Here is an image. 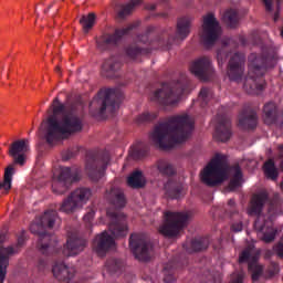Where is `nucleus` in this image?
Returning <instances> with one entry per match:
<instances>
[{"mask_svg":"<svg viewBox=\"0 0 283 283\" xmlns=\"http://www.w3.org/2000/svg\"><path fill=\"white\" fill-rule=\"evenodd\" d=\"M96 212L94 210H90L84 217L83 220L87 228L92 227V220H94V216Z\"/></svg>","mask_w":283,"mask_h":283,"instance_id":"nucleus-49","label":"nucleus"},{"mask_svg":"<svg viewBox=\"0 0 283 283\" xmlns=\"http://www.w3.org/2000/svg\"><path fill=\"white\" fill-rule=\"evenodd\" d=\"M52 273L55 280L59 282L70 283L74 277L76 270L72 266L66 265L63 262L56 261L52 266Z\"/></svg>","mask_w":283,"mask_h":283,"instance_id":"nucleus-25","label":"nucleus"},{"mask_svg":"<svg viewBox=\"0 0 283 283\" xmlns=\"http://www.w3.org/2000/svg\"><path fill=\"white\" fill-rule=\"evenodd\" d=\"M106 271L112 275L116 273H123V269H125V262L120 259H108L105 263Z\"/></svg>","mask_w":283,"mask_h":283,"instance_id":"nucleus-38","label":"nucleus"},{"mask_svg":"<svg viewBox=\"0 0 283 283\" xmlns=\"http://www.w3.org/2000/svg\"><path fill=\"white\" fill-rule=\"evenodd\" d=\"M223 23L228 25V28H238V23L240 18L238 17V11L233 9H229L223 13Z\"/></svg>","mask_w":283,"mask_h":283,"instance_id":"nucleus-41","label":"nucleus"},{"mask_svg":"<svg viewBox=\"0 0 283 283\" xmlns=\"http://www.w3.org/2000/svg\"><path fill=\"white\" fill-rule=\"evenodd\" d=\"M59 218L56 210H46L40 218L39 224L42 229H54V223Z\"/></svg>","mask_w":283,"mask_h":283,"instance_id":"nucleus-36","label":"nucleus"},{"mask_svg":"<svg viewBox=\"0 0 283 283\" xmlns=\"http://www.w3.org/2000/svg\"><path fill=\"white\" fill-rule=\"evenodd\" d=\"M272 268L274 274L280 272V265H277V263H272Z\"/></svg>","mask_w":283,"mask_h":283,"instance_id":"nucleus-55","label":"nucleus"},{"mask_svg":"<svg viewBox=\"0 0 283 283\" xmlns=\"http://www.w3.org/2000/svg\"><path fill=\"white\" fill-rule=\"evenodd\" d=\"M210 241L209 237H201L192 239L190 242V249L187 248V244H185V249L188 253H196L198 251H205L209 248Z\"/></svg>","mask_w":283,"mask_h":283,"instance_id":"nucleus-34","label":"nucleus"},{"mask_svg":"<svg viewBox=\"0 0 283 283\" xmlns=\"http://www.w3.org/2000/svg\"><path fill=\"white\" fill-rule=\"evenodd\" d=\"M195 122L188 114L168 117L155 127L151 139L160 149H172L186 143L193 133Z\"/></svg>","mask_w":283,"mask_h":283,"instance_id":"nucleus-3","label":"nucleus"},{"mask_svg":"<svg viewBox=\"0 0 283 283\" xmlns=\"http://www.w3.org/2000/svg\"><path fill=\"white\" fill-rule=\"evenodd\" d=\"M222 30L220 28V22L216 19L213 13H208L203 17L202 30L200 33L201 43L205 48H213L220 39Z\"/></svg>","mask_w":283,"mask_h":283,"instance_id":"nucleus-14","label":"nucleus"},{"mask_svg":"<svg viewBox=\"0 0 283 283\" xmlns=\"http://www.w3.org/2000/svg\"><path fill=\"white\" fill-rule=\"evenodd\" d=\"M261 1L264 3L266 12H273V0H261Z\"/></svg>","mask_w":283,"mask_h":283,"instance_id":"nucleus-52","label":"nucleus"},{"mask_svg":"<svg viewBox=\"0 0 283 283\" xmlns=\"http://www.w3.org/2000/svg\"><path fill=\"white\" fill-rule=\"evenodd\" d=\"M142 3L143 0H130V2L119 6L118 19H125L126 17H129L134 8H136V6H140Z\"/></svg>","mask_w":283,"mask_h":283,"instance_id":"nucleus-40","label":"nucleus"},{"mask_svg":"<svg viewBox=\"0 0 283 283\" xmlns=\"http://www.w3.org/2000/svg\"><path fill=\"white\" fill-rule=\"evenodd\" d=\"M175 271H176V264L174 263V261L168 262L164 266V282L165 283L176 282V276L174 275Z\"/></svg>","mask_w":283,"mask_h":283,"instance_id":"nucleus-44","label":"nucleus"},{"mask_svg":"<svg viewBox=\"0 0 283 283\" xmlns=\"http://www.w3.org/2000/svg\"><path fill=\"white\" fill-rule=\"evenodd\" d=\"M134 28H136V25L130 24L124 29L115 30L113 34H104L99 36L96 40L98 50H101L102 52H105V50H109V48L112 45H116V43H118L123 39V36H127V34H129L132 30H134Z\"/></svg>","mask_w":283,"mask_h":283,"instance_id":"nucleus-18","label":"nucleus"},{"mask_svg":"<svg viewBox=\"0 0 283 283\" xmlns=\"http://www.w3.org/2000/svg\"><path fill=\"white\" fill-rule=\"evenodd\" d=\"M230 171L232 172V178L230 179L228 189L229 191H235L242 187V169L240 165H234L230 168Z\"/></svg>","mask_w":283,"mask_h":283,"instance_id":"nucleus-32","label":"nucleus"},{"mask_svg":"<svg viewBox=\"0 0 283 283\" xmlns=\"http://www.w3.org/2000/svg\"><path fill=\"white\" fill-rule=\"evenodd\" d=\"M156 118H158V113L144 112L136 118V123L137 125H143L145 123H151Z\"/></svg>","mask_w":283,"mask_h":283,"instance_id":"nucleus-47","label":"nucleus"},{"mask_svg":"<svg viewBox=\"0 0 283 283\" xmlns=\"http://www.w3.org/2000/svg\"><path fill=\"white\" fill-rule=\"evenodd\" d=\"M149 155V145L142 144L135 148H133L130 156L134 160H143V158H147Z\"/></svg>","mask_w":283,"mask_h":283,"instance_id":"nucleus-43","label":"nucleus"},{"mask_svg":"<svg viewBox=\"0 0 283 283\" xmlns=\"http://www.w3.org/2000/svg\"><path fill=\"white\" fill-rule=\"evenodd\" d=\"M123 67V62L118 56H111L102 65V75L105 78H116L118 71Z\"/></svg>","mask_w":283,"mask_h":283,"instance_id":"nucleus-27","label":"nucleus"},{"mask_svg":"<svg viewBox=\"0 0 283 283\" xmlns=\"http://www.w3.org/2000/svg\"><path fill=\"white\" fill-rule=\"evenodd\" d=\"M159 17H164V18H167V13L163 12V13H159Z\"/></svg>","mask_w":283,"mask_h":283,"instance_id":"nucleus-60","label":"nucleus"},{"mask_svg":"<svg viewBox=\"0 0 283 283\" xmlns=\"http://www.w3.org/2000/svg\"><path fill=\"white\" fill-rule=\"evenodd\" d=\"M151 32H154V27H148L144 34L137 36V41L139 43H149L151 46L143 48L138 44H130L125 49L126 59L129 61H136V59H140V56L151 54V50H158V48H169L176 39L174 35H171V32L164 31L161 35L156 40L157 45H154L155 42L150 40Z\"/></svg>","mask_w":283,"mask_h":283,"instance_id":"nucleus-6","label":"nucleus"},{"mask_svg":"<svg viewBox=\"0 0 283 283\" xmlns=\"http://www.w3.org/2000/svg\"><path fill=\"white\" fill-rule=\"evenodd\" d=\"M229 164L227 163V155L217 153L208 166L201 172V180L208 187H217L224 182Z\"/></svg>","mask_w":283,"mask_h":283,"instance_id":"nucleus-8","label":"nucleus"},{"mask_svg":"<svg viewBox=\"0 0 283 283\" xmlns=\"http://www.w3.org/2000/svg\"><path fill=\"white\" fill-rule=\"evenodd\" d=\"M164 189L166 190V193L168 198H171L172 200H178L182 196V184L176 182L174 180H168Z\"/></svg>","mask_w":283,"mask_h":283,"instance_id":"nucleus-35","label":"nucleus"},{"mask_svg":"<svg viewBox=\"0 0 283 283\" xmlns=\"http://www.w3.org/2000/svg\"><path fill=\"white\" fill-rule=\"evenodd\" d=\"M263 171L270 180H277V176L280 172L277 171V167H275V161L273 159H269L263 165Z\"/></svg>","mask_w":283,"mask_h":283,"instance_id":"nucleus-42","label":"nucleus"},{"mask_svg":"<svg viewBox=\"0 0 283 283\" xmlns=\"http://www.w3.org/2000/svg\"><path fill=\"white\" fill-rule=\"evenodd\" d=\"M239 126L242 129H255L258 127V113L249 106H244L239 114Z\"/></svg>","mask_w":283,"mask_h":283,"instance_id":"nucleus-26","label":"nucleus"},{"mask_svg":"<svg viewBox=\"0 0 283 283\" xmlns=\"http://www.w3.org/2000/svg\"><path fill=\"white\" fill-rule=\"evenodd\" d=\"M129 249L136 260L140 262H149L151 260V251L154 244L147 234L133 233L129 238Z\"/></svg>","mask_w":283,"mask_h":283,"instance_id":"nucleus-13","label":"nucleus"},{"mask_svg":"<svg viewBox=\"0 0 283 283\" xmlns=\"http://www.w3.org/2000/svg\"><path fill=\"white\" fill-rule=\"evenodd\" d=\"M123 101V91L120 88L101 90L90 104L91 109H95V116H105V114H115Z\"/></svg>","mask_w":283,"mask_h":283,"instance_id":"nucleus-7","label":"nucleus"},{"mask_svg":"<svg viewBox=\"0 0 283 283\" xmlns=\"http://www.w3.org/2000/svg\"><path fill=\"white\" fill-rule=\"evenodd\" d=\"M151 174H160L171 178V176H176V167L167 161V159H159L151 166Z\"/></svg>","mask_w":283,"mask_h":283,"instance_id":"nucleus-29","label":"nucleus"},{"mask_svg":"<svg viewBox=\"0 0 283 283\" xmlns=\"http://www.w3.org/2000/svg\"><path fill=\"white\" fill-rule=\"evenodd\" d=\"M12 176H14V167L8 166L4 171V179L0 182V191L8 193L12 189Z\"/></svg>","mask_w":283,"mask_h":283,"instance_id":"nucleus-39","label":"nucleus"},{"mask_svg":"<svg viewBox=\"0 0 283 283\" xmlns=\"http://www.w3.org/2000/svg\"><path fill=\"white\" fill-rule=\"evenodd\" d=\"M6 240H8V229L3 228L0 231V244H3V242H6Z\"/></svg>","mask_w":283,"mask_h":283,"instance_id":"nucleus-53","label":"nucleus"},{"mask_svg":"<svg viewBox=\"0 0 283 283\" xmlns=\"http://www.w3.org/2000/svg\"><path fill=\"white\" fill-rule=\"evenodd\" d=\"M85 117L76 109H65L57 97L53 101V115L46 119L44 138L48 145H56L61 140H67L70 136L83 132Z\"/></svg>","mask_w":283,"mask_h":283,"instance_id":"nucleus-1","label":"nucleus"},{"mask_svg":"<svg viewBox=\"0 0 283 283\" xmlns=\"http://www.w3.org/2000/svg\"><path fill=\"white\" fill-rule=\"evenodd\" d=\"M216 140L227 143L231 138V118L227 115H217V125L214 133Z\"/></svg>","mask_w":283,"mask_h":283,"instance_id":"nucleus-24","label":"nucleus"},{"mask_svg":"<svg viewBox=\"0 0 283 283\" xmlns=\"http://www.w3.org/2000/svg\"><path fill=\"white\" fill-rule=\"evenodd\" d=\"M76 151L77 150H66L63 155H62V159L64 160V161H67V160H70L71 158H74V156H76Z\"/></svg>","mask_w":283,"mask_h":283,"instance_id":"nucleus-51","label":"nucleus"},{"mask_svg":"<svg viewBox=\"0 0 283 283\" xmlns=\"http://www.w3.org/2000/svg\"><path fill=\"white\" fill-rule=\"evenodd\" d=\"M190 72L199 78V81H209L213 75V66L211 65V60L209 57H199L196 60L191 66Z\"/></svg>","mask_w":283,"mask_h":283,"instance_id":"nucleus-21","label":"nucleus"},{"mask_svg":"<svg viewBox=\"0 0 283 283\" xmlns=\"http://www.w3.org/2000/svg\"><path fill=\"white\" fill-rule=\"evenodd\" d=\"M80 23L85 33L90 32L94 28V23H96V14L88 13L87 15H83L80 19Z\"/></svg>","mask_w":283,"mask_h":283,"instance_id":"nucleus-45","label":"nucleus"},{"mask_svg":"<svg viewBox=\"0 0 283 283\" xmlns=\"http://www.w3.org/2000/svg\"><path fill=\"white\" fill-rule=\"evenodd\" d=\"M46 268H48V261L44 259H40L38 263L39 271H45Z\"/></svg>","mask_w":283,"mask_h":283,"instance_id":"nucleus-54","label":"nucleus"},{"mask_svg":"<svg viewBox=\"0 0 283 283\" xmlns=\"http://www.w3.org/2000/svg\"><path fill=\"white\" fill-rule=\"evenodd\" d=\"M55 72H57V74H59V73L61 72V67L57 66V67L55 69Z\"/></svg>","mask_w":283,"mask_h":283,"instance_id":"nucleus-62","label":"nucleus"},{"mask_svg":"<svg viewBox=\"0 0 283 283\" xmlns=\"http://www.w3.org/2000/svg\"><path fill=\"white\" fill-rule=\"evenodd\" d=\"M109 165V153L90 151L86 155L85 171L93 182H98L99 178L105 175V169Z\"/></svg>","mask_w":283,"mask_h":283,"instance_id":"nucleus-10","label":"nucleus"},{"mask_svg":"<svg viewBox=\"0 0 283 283\" xmlns=\"http://www.w3.org/2000/svg\"><path fill=\"white\" fill-rule=\"evenodd\" d=\"M281 36H283V27H282V30H281Z\"/></svg>","mask_w":283,"mask_h":283,"instance_id":"nucleus-64","label":"nucleus"},{"mask_svg":"<svg viewBox=\"0 0 283 283\" xmlns=\"http://www.w3.org/2000/svg\"><path fill=\"white\" fill-rule=\"evenodd\" d=\"M111 222L108 224V230L114 235V238H125L129 228L127 226V216L123 212H107Z\"/></svg>","mask_w":283,"mask_h":283,"instance_id":"nucleus-17","label":"nucleus"},{"mask_svg":"<svg viewBox=\"0 0 283 283\" xmlns=\"http://www.w3.org/2000/svg\"><path fill=\"white\" fill-rule=\"evenodd\" d=\"M93 192L88 187H80L75 189L70 196L64 199L60 207V211L63 213H74L76 209H82L84 205H87Z\"/></svg>","mask_w":283,"mask_h":283,"instance_id":"nucleus-15","label":"nucleus"},{"mask_svg":"<svg viewBox=\"0 0 283 283\" xmlns=\"http://www.w3.org/2000/svg\"><path fill=\"white\" fill-rule=\"evenodd\" d=\"M191 32V18L184 17L177 21L176 36L181 41H185Z\"/></svg>","mask_w":283,"mask_h":283,"instance_id":"nucleus-31","label":"nucleus"},{"mask_svg":"<svg viewBox=\"0 0 283 283\" xmlns=\"http://www.w3.org/2000/svg\"><path fill=\"white\" fill-rule=\"evenodd\" d=\"M30 151V140L18 139L9 147V156L13 158L15 165L23 167L25 165V155Z\"/></svg>","mask_w":283,"mask_h":283,"instance_id":"nucleus-22","label":"nucleus"},{"mask_svg":"<svg viewBox=\"0 0 283 283\" xmlns=\"http://www.w3.org/2000/svg\"><path fill=\"white\" fill-rule=\"evenodd\" d=\"M165 222L159 228V233L166 238H176L180 233L181 229H185L189 224L191 213L189 212H165Z\"/></svg>","mask_w":283,"mask_h":283,"instance_id":"nucleus-11","label":"nucleus"},{"mask_svg":"<svg viewBox=\"0 0 283 283\" xmlns=\"http://www.w3.org/2000/svg\"><path fill=\"white\" fill-rule=\"evenodd\" d=\"M36 224L31 226V233H36L39 235L38 249L43 255H59L62 254L64 258H74L78 253L85 251L87 247V240L78 237V234H71L64 245L63 250L59 247L56 242V237L49 234L48 232L35 231Z\"/></svg>","mask_w":283,"mask_h":283,"instance_id":"nucleus-4","label":"nucleus"},{"mask_svg":"<svg viewBox=\"0 0 283 283\" xmlns=\"http://www.w3.org/2000/svg\"><path fill=\"white\" fill-rule=\"evenodd\" d=\"M78 180H81V170L78 168L60 167L59 175L52 181V191L56 196H63Z\"/></svg>","mask_w":283,"mask_h":283,"instance_id":"nucleus-12","label":"nucleus"},{"mask_svg":"<svg viewBox=\"0 0 283 283\" xmlns=\"http://www.w3.org/2000/svg\"><path fill=\"white\" fill-rule=\"evenodd\" d=\"M182 94H185V84L180 81H172L161 84V87L153 93L150 99L161 107H169L176 105Z\"/></svg>","mask_w":283,"mask_h":283,"instance_id":"nucleus-9","label":"nucleus"},{"mask_svg":"<svg viewBox=\"0 0 283 283\" xmlns=\"http://www.w3.org/2000/svg\"><path fill=\"white\" fill-rule=\"evenodd\" d=\"M127 185L132 189H143V187L147 185V180L145 179L143 171L136 170L128 177Z\"/></svg>","mask_w":283,"mask_h":283,"instance_id":"nucleus-37","label":"nucleus"},{"mask_svg":"<svg viewBox=\"0 0 283 283\" xmlns=\"http://www.w3.org/2000/svg\"><path fill=\"white\" fill-rule=\"evenodd\" d=\"M146 8L147 10L154 11L156 10V4H148Z\"/></svg>","mask_w":283,"mask_h":283,"instance_id":"nucleus-56","label":"nucleus"},{"mask_svg":"<svg viewBox=\"0 0 283 283\" xmlns=\"http://www.w3.org/2000/svg\"><path fill=\"white\" fill-rule=\"evenodd\" d=\"M279 151H283V144L279 146Z\"/></svg>","mask_w":283,"mask_h":283,"instance_id":"nucleus-61","label":"nucleus"},{"mask_svg":"<svg viewBox=\"0 0 283 283\" xmlns=\"http://www.w3.org/2000/svg\"><path fill=\"white\" fill-rule=\"evenodd\" d=\"M266 202H269V193H266V191L254 195L251 199L249 214L256 216L254 229L258 231L260 240H262V242L265 244H271V242L275 241V235H277V230L273 228L272 222L275 216H280V213H282L283 200L280 193H273L268 209V220L266 217L262 214V210L264 209V205H266Z\"/></svg>","mask_w":283,"mask_h":283,"instance_id":"nucleus-2","label":"nucleus"},{"mask_svg":"<svg viewBox=\"0 0 283 283\" xmlns=\"http://www.w3.org/2000/svg\"><path fill=\"white\" fill-rule=\"evenodd\" d=\"M265 125H275L277 123V106L275 103H268L263 107Z\"/></svg>","mask_w":283,"mask_h":283,"instance_id":"nucleus-33","label":"nucleus"},{"mask_svg":"<svg viewBox=\"0 0 283 283\" xmlns=\"http://www.w3.org/2000/svg\"><path fill=\"white\" fill-rule=\"evenodd\" d=\"M273 251L279 258L283 259V240L273 247Z\"/></svg>","mask_w":283,"mask_h":283,"instance_id":"nucleus-50","label":"nucleus"},{"mask_svg":"<svg viewBox=\"0 0 283 283\" xmlns=\"http://www.w3.org/2000/svg\"><path fill=\"white\" fill-rule=\"evenodd\" d=\"M229 43H230V41L223 42L221 49H219L217 51V59H218L219 63H220V61H221V63H224V61H227V59H229Z\"/></svg>","mask_w":283,"mask_h":283,"instance_id":"nucleus-48","label":"nucleus"},{"mask_svg":"<svg viewBox=\"0 0 283 283\" xmlns=\"http://www.w3.org/2000/svg\"><path fill=\"white\" fill-rule=\"evenodd\" d=\"M25 245V234L18 237V241L14 245L1 248L0 250V283L6 282V275H8V266H10V255H14L21 248Z\"/></svg>","mask_w":283,"mask_h":283,"instance_id":"nucleus-16","label":"nucleus"},{"mask_svg":"<svg viewBox=\"0 0 283 283\" xmlns=\"http://www.w3.org/2000/svg\"><path fill=\"white\" fill-rule=\"evenodd\" d=\"M247 59L240 52H235L228 63V76L230 81L234 83H240L242 76H244V63Z\"/></svg>","mask_w":283,"mask_h":283,"instance_id":"nucleus-19","label":"nucleus"},{"mask_svg":"<svg viewBox=\"0 0 283 283\" xmlns=\"http://www.w3.org/2000/svg\"><path fill=\"white\" fill-rule=\"evenodd\" d=\"M116 247L114 237L104 231L95 237L93 240V250L99 258H105L108 251H112Z\"/></svg>","mask_w":283,"mask_h":283,"instance_id":"nucleus-20","label":"nucleus"},{"mask_svg":"<svg viewBox=\"0 0 283 283\" xmlns=\"http://www.w3.org/2000/svg\"><path fill=\"white\" fill-rule=\"evenodd\" d=\"M277 59V54L275 53V49L273 46H262L261 54L252 53L249 55V78L252 81V85L250 86L249 94L253 92V90H258V92H262L264 87H266V82L263 76L266 74V70L270 67H275V60Z\"/></svg>","mask_w":283,"mask_h":283,"instance_id":"nucleus-5","label":"nucleus"},{"mask_svg":"<svg viewBox=\"0 0 283 283\" xmlns=\"http://www.w3.org/2000/svg\"><path fill=\"white\" fill-rule=\"evenodd\" d=\"M106 200L116 209H123L125 205H127V199L125 198V193L119 188H112L106 192Z\"/></svg>","mask_w":283,"mask_h":283,"instance_id":"nucleus-30","label":"nucleus"},{"mask_svg":"<svg viewBox=\"0 0 283 283\" xmlns=\"http://www.w3.org/2000/svg\"><path fill=\"white\" fill-rule=\"evenodd\" d=\"M277 19H280V12L276 11L273 15V21L276 22Z\"/></svg>","mask_w":283,"mask_h":283,"instance_id":"nucleus-57","label":"nucleus"},{"mask_svg":"<svg viewBox=\"0 0 283 283\" xmlns=\"http://www.w3.org/2000/svg\"><path fill=\"white\" fill-rule=\"evenodd\" d=\"M224 211L230 216V218H232V220H237L232 221L231 231H233V233H240L244 226L242 224V214H240V212H238V208H235V200L229 199Z\"/></svg>","mask_w":283,"mask_h":283,"instance_id":"nucleus-28","label":"nucleus"},{"mask_svg":"<svg viewBox=\"0 0 283 283\" xmlns=\"http://www.w3.org/2000/svg\"><path fill=\"white\" fill-rule=\"evenodd\" d=\"M199 98L201 101V107H207L209 101L213 98V91L211 88L202 87L199 93Z\"/></svg>","mask_w":283,"mask_h":283,"instance_id":"nucleus-46","label":"nucleus"},{"mask_svg":"<svg viewBox=\"0 0 283 283\" xmlns=\"http://www.w3.org/2000/svg\"><path fill=\"white\" fill-rule=\"evenodd\" d=\"M161 3H167L169 0H159Z\"/></svg>","mask_w":283,"mask_h":283,"instance_id":"nucleus-63","label":"nucleus"},{"mask_svg":"<svg viewBox=\"0 0 283 283\" xmlns=\"http://www.w3.org/2000/svg\"><path fill=\"white\" fill-rule=\"evenodd\" d=\"M243 87L244 90H249V80L244 82Z\"/></svg>","mask_w":283,"mask_h":283,"instance_id":"nucleus-59","label":"nucleus"},{"mask_svg":"<svg viewBox=\"0 0 283 283\" xmlns=\"http://www.w3.org/2000/svg\"><path fill=\"white\" fill-rule=\"evenodd\" d=\"M240 264L248 262V269L252 273V282H258L262 276V265L258 264V256L251 255V250H243L239 255Z\"/></svg>","mask_w":283,"mask_h":283,"instance_id":"nucleus-23","label":"nucleus"},{"mask_svg":"<svg viewBox=\"0 0 283 283\" xmlns=\"http://www.w3.org/2000/svg\"><path fill=\"white\" fill-rule=\"evenodd\" d=\"M271 255H273V251L268 250V251L265 252V258H271Z\"/></svg>","mask_w":283,"mask_h":283,"instance_id":"nucleus-58","label":"nucleus"}]
</instances>
